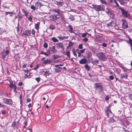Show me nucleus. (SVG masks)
I'll return each instance as SVG.
<instances>
[{"instance_id": "f03ea898", "label": "nucleus", "mask_w": 132, "mask_h": 132, "mask_svg": "<svg viewBox=\"0 0 132 132\" xmlns=\"http://www.w3.org/2000/svg\"><path fill=\"white\" fill-rule=\"evenodd\" d=\"M96 55L100 60L105 61L107 57L106 55H104L102 52L97 53Z\"/></svg>"}, {"instance_id": "dca6fc26", "label": "nucleus", "mask_w": 132, "mask_h": 132, "mask_svg": "<svg viewBox=\"0 0 132 132\" xmlns=\"http://www.w3.org/2000/svg\"><path fill=\"white\" fill-rule=\"evenodd\" d=\"M31 34V31L29 30L25 31L24 32V35L27 36H29Z\"/></svg>"}, {"instance_id": "ea45409f", "label": "nucleus", "mask_w": 132, "mask_h": 132, "mask_svg": "<svg viewBox=\"0 0 132 132\" xmlns=\"http://www.w3.org/2000/svg\"><path fill=\"white\" fill-rule=\"evenodd\" d=\"M57 37L58 38H59L60 40H62L63 37L61 36H59Z\"/></svg>"}, {"instance_id": "f257e3e1", "label": "nucleus", "mask_w": 132, "mask_h": 132, "mask_svg": "<svg viewBox=\"0 0 132 132\" xmlns=\"http://www.w3.org/2000/svg\"><path fill=\"white\" fill-rule=\"evenodd\" d=\"M94 87L96 91L99 93H101L103 90V86L100 83H97L94 84Z\"/></svg>"}, {"instance_id": "58836bf2", "label": "nucleus", "mask_w": 132, "mask_h": 132, "mask_svg": "<svg viewBox=\"0 0 132 132\" xmlns=\"http://www.w3.org/2000/svg\"><path fill=\"white\" fill-rule=\"evenodd\" d=\"M28 19L30 22H31L32 21V16H30L28 18Z\"/></svg>"}, {"instance_id": "aec40b11", "label": "nucleus", "mask_w": 132, "mask_h": 132, "mask_svg": "<svg viewBox=\"0 0 132 132\" xmlns=\"http://www.w3.org/2000/svg\"><path fill=\"white\" fill-rule=\"evenodd\" d=\"M105 113H106V115L108 117V113L110 112L111 113V112L109 108V107H108V108L106 109L105 111Z\"/></svg>"}, {"instance_id": "052dcab7", "label": "nucleus", "mask_w": 132, "mask_h": 132, "mask_svg": "<svg viewBox=\"0 0 132 132\" xmlns=\"http://www.w3.org/2000/svg\"><path fill=\"white\" fill-rule=\"evenodd\" d=\"M5 13H6V15H7V14H9L12 13H13L11 12H5Z\"/></svg>"}, {"instance_id": "4c0bfd02", "label": "nucleus", "mask_w": 132, "mask_h": 132, "mask_svg": "<svg viewBox=\"0 0 132 132\" xmlns=\"http://www.w3.org/2000/svg\"><path fill=\"white\" fill-rule=\"evenodd\" d=\"M61 69H58L57 68L56 69H55V72L56 73H58L61 72Z\"/></svg>"}, {"instance_id": "a878e982", "label": "nucleus", "mask_w": 132, "mask_h": 132, "mask_svg": "<svg viewBox=\"0 0 132 132\" xmlns=\"http://www.w3.org/2000/svg\"><path fill=\"white\" fill-rule=\"evenodd\" d=\"M55 28V26L52 24H51L49 27V28L52 30L54 29Z\"/></svg>"}, {"instance_id": "c9c22d12", "label": "nucleus", "mask_w": 132, "mask_h": 132, "mask_svg": "<svg viewBox=\"0 0 132 132\" xmlns=\"http://www.w3.org/2000/svg\"><path fill=\"white\" fill-rule=\"evenodd\" d=\"M43 46L45 48H46L47 47L48 45L46 43H45L44 44Z\"/></svg>"}, {"instance_id": "09e8293b", "label": "nucleus", "mask_w": 132, "mask_h": 132, "mask_svg": "<svg viewBox=\"0 0 132 132\" xmlns=\"http://www.w3.org/2000/svg\"><path fill=\"white\" fill-rule=\"evenodd\" d=\"M109 78L110 79L112 80L114 78V77L113 76H109Z\"/></svg>"}, {"instance_id": "37998d69", "label": "nucleus", "mask_w": 132, "mask_h": 132, "mask_svg": "<svg viewBox=\"0 0 132 132\" xmlns=\"http://www.w3.org/2000/svg\"><path fill=\"white\" fill-rule=\"evenodd\" d=\"M39 67V65H38L36 66V67H35L34 68V69L35 70H36Z\"/></svg>"}, {"instance_id": "a211bd4d", "label": "nucleus", "mask_w": 132, "mask_h": 132, "mask_svg": "<svg viewBox=\"0 0 132 132\" xmlns=\"http://www.w3.org/2000/svg\"><path fill=\"white\" fill-rule=\"evenodd\" d=\"M35 28L37 30V31L39 30V26L40 24V22H38L36 24H35Z\"/></svg>"}, {"instance_id": "b1692460", "label": "nucleus", "mask_w": 132, "mask_h": 132, "mask_svg": "<svg viewBox=\"0 0 132 132\" xmlns=\"http://www.w3.org/2000/svg\"><path fill=\"white\" fill-rule=\"evenodd\" d=\"M51 39L54 42H56L58 41V40L55 37H53Z\"/></svg>"}, {"instance_id": "13d9d810", "label": "nucleus", "mask_w": 132, "mask_h": 132, "mask_svg": "<svg viewBox=\"0 0 132 132\" xmlns=\"http://www.w3.org/2000/svg\"><path fill=\"white\" fill-rule=\"evenodd\" d=\"M35 31L34 30V29H32V35H35Z\"/></svg>"}, {"instance_id": "5fc2aeb1", "label": "nucleus", "mask_w": 132, "mask_h": 132, "mask_svg": "<svg viewBox=\"0 0 132 132\" xmlns=\"http://www.w3.org/2000/svg\"><path fill=\"white\" fill-rule=\"evenodd\" d=\"M68 38V36L63 37L62 38V40L64 39H67Z\"/></svg>"}, {"instance_id": "3c124183", "label": "nucleus", "mask_w": 132, "mask_h": 132, "mask_svg": "<svg viewBox=\"0 0 132 132\" xmlns=\"http://www.w3.org/2000/svg\"><path fill=\"white\" fill-rule=\"evenodd\" d=\"M69 28L70 30L71 31H72L73 29V28L72 27V26L71 25H69Z\"/></svg>"}, {"instance_id": "49530a36", "label": "nucleus", "mask_w": 132, "mask_h": 132, "mask_svg": "<svg viewBox=\"0 0 132 132\" xmlns=\"http://www.w3.org/2000/svg\"><path fill=\"white\" fill-rule=\"evenodd\" d=\"M78 48L79 49H81L82 48V45L80 44L78 46Z\"/></svg>"}, {"instance_id": "f8f14e48", "label": "nucleus", "mask_w": 132, "mask_h": 132, "mask_svg": "<svg viewBox=\"0 0 132 132\" xmlns=\"http://www.w3.org/2000/svg\"><path fill=\"white\" fill-rule=\"evenodd\" d=\"M63 2H59L57 1H55L54 2V3L56 4L59 6H63Z\"/></svg>"}, {"instance_id": "bb28decb", "label": "nucleus", "mask_w": 132, "mask_h": 132, "mask_svg": "<svg viewBox=\"0 0 132 132\" xmlns=\"http://www.w3.org/2000/svg\"><path fill=\"white\" fill-rule=\"evenodd\" d=\"M73 44V43L71 41L69 43L68 46L67 47V48H69L70 47L72 46Z\"/></svg>"}, {"instance_id": "5701e85b", "label": "nucleus", "mask_w": 132, "mask_h": 132, "mask_svg": "<svg viewBox=\"0 0 132 132\" xmlns=\"http://www.w3.org/2000/svg\"><path fill=\"white\" fill-rule=\"evenodd\" d=\"M22 12L25 14V16L27 17L28 14V12L24 9H22Z\"/></svg>"}, {"instance_id": "4d7b16f0", "label": "nucleus", "mask_w": 132, "mask_h": 132, "mask_svg": "<svg viewBox=\"0 0 132 132\" xmlns=\"http://www.w3.org/2000/svg\"><path fill=\"white\" fill-rule=\"evenodd\" d=\"M109 2H110V3H114V1L113 0H108Z\"/></svg>"}, {"instance_id": "f704fd0d", "label": "nucleus", "mask_w": 132, "mask_h": 132, "mask_svg": "<svg viewBox=\"0 0 132 132\" xmlns=\"http://www.w3.org/2000/svg\"><path fill=\"white\" fill-rule=\"evenodd\" d=\"M100 2L102 4H106V2L105 0H100Z\"/></svg>"}, {"instance_id": "0e129e2a", "label": "nucleus", "mask_w": 132, "mask_h": 132, "mask_svg": "<svg viewBox=\"0 0 132 132\" xmlns=\"http://www.w3.org/2000/svg\"><path fill=\"white\" fill-rule=\"evenodd\" d=\"M129 97L130 99L132 100V94H130L129 95Z\"/></svg>"}, {"instance_id": "9b49d317", "label": "nucleus", "mask_w": 132, "mask_h": 132, "mask_svg": "<svg viewBox=\"0 0 132 132\" xmlns=\"http://www.w3.org/2000/svg\"><path fill=\"white\" fill-rule=\"evenodd\" d=\"M94 7L97 11H98L102 10L101 9L102 7L100 5H95Z\"/></svg>"}, {"instance_id": "e433bc0d", "label": "nucleus", "mask_w": 132, "mask_h": 132, "mask_svg": "<svg viewBox=\"0 0 132 132\" xmlns=\"http://www.w3.org/2000/svg\"><path fill=\"white\" fill-rule=\"evenodd\" d=\"M30 8L34 10H35L36 9L34 5H32L30 6Z\"/></svg>"}, {"instance_id": "4468645a", "label": "nucleus", "mask_w": 132, "mask_h": 132, "mask_svg": "<svg viewBox=\"0 0 132 132\" xmlns=\"http://www.w3.org/2000/svg\"><path fill=\"white\" fill-rule=\"evenodd\" d=\"M128 75L127 74L125 73H122L120 75V78L121 79L123 78L127 79V78Z\"/></svg>"}, {"instance_id": "de8ad7c7", "label": "nucleus", "mask_w": 132, "mask_h": 132, "mask_svg": "<svg viewBox=\"0 0 132 132\" xmlns=\"http://www.w3.org/2000/svg\"><path fill=\"white\" fill-rule=\"evenodd\" d=\"M114 3H115L116 4V6H117L119 7V5L118 4V3H117V2H116V0H114Z\"/></svg>"}, {"instance_id": "a19ab883", "label": "nucleus", "mask_w": 132, "mask_h": 132, "mask_svg": "<svg viewBox=\"0 0 132 132\" xmlns=\"http://www.w3.org/2000/svg\"><path fill=\"white\" fill-rule=\"evenodd\" d=\"M83 41L85 42H86L88 41V39L87 38H85L83 39Z\"/></svg>"}, {"instance_id": "7c9ffc66", "label": "nucleus", "mask_w": 132, "mask_h": 132, "mask_svg": "<svg viewBox=\"0 0 132 132\" xmlns=\"http://www.w3.org/2000/svg\"><path fill=\"white\" fill-rule=\"evenodd\" d=\"M50 19L54 21L56 20L55 19V18H54V15L51 16H50Z\"/></svg>"}, {"instance_id": "cd10ccee", "label": "nucleus", "mask_w": 132, "mask_h": 132, "mask_svg": "<svg viewBox=\"0 0 132 132\" xmlns=\"http://www.w3.org/2000/svg\"><path fill=\"white\" fill-rule=\"evenodd\" d=\"M105 12L108 15L111 14V13L110 12V10L108 8H107L106 9Z\"/></svg>"}, {"instance_id": "6e6552de", "label": "nucleus", "mask_w": 132, "mask_h": 132, "mask_svg": "<svg viewBox=\"0 0 132 132\" xmlns=\"http://www.w3.org/2000/svg\"><path fill=\"white\" fill-rule=\"evenodd\" d=\"M9 86L12 89H13V91L15 93L17 92L16 91V89H17V88L15 85H14L13 84L11 83L9 85Z\"/></svg>"}, {"instance_id": "c756f323", "label": "nucleus", "mask_w": 132, "mask_h": 132, "mask_svg": "<svg viewBox=\"0 0 132 132\" xmlns=\"http://www.w3.org/2000/svg\"><path fill=\"white\" fill-rule=\"evenodd\" d=\"M85 69L88 71H89L90 70V68L87 64H86L85 66Z\"/></svg>"}, {"instance_id": "a18cd8bd", "label": "nucleus", "mask_w": 132, "mask_h": 132, "mask_svg": "<svg viewBox=\"0 0 132 132\" xmlns=\"http://www.w3.org/2000/svg\"><path fill=\"white\" fill-rule=\"evenodd\" d=\"M88 34L87 33H83L82 34V37H85L87 35V34Z\"/></svg>"}, {"instance_id": "6ab92c4d", "label": "nucleus", "mask_w": 132, "mask_h": 132, "mask_svg": "<svg viewBox=\"0 0 132 132\" xmlns=\"http://www.w3.org/2000/svg\"><path fill=\"white\" fill-rule=\"evenodd\" d=\"M42 72L44 73V75L45 76L47 75H49V71H45L44 70H43L42 71Z\"/></svg>"}, {"instance_id": "423d86ee", "label": "nucleus", "mask_w": 132, "mask_h": 132, "mask_svg": "<svg viewBox=\"0 0 132 132\" xmlns=\"http://www.w3.org/2000/svg\"><path fill=\"white\" fill-rule=\"evenodd\" d=\"M24 76L25 78H30V73L29 72V71L28 70H24Z\"/></svg>"}, {"instance_id": "ddd939ff", "label": "nucleus", "mask_w": 132, "mask_h": 132, "mask_svg": "<svg viewBox=\"0 0 132 132\" xmlns=\"http://www.w3.org/2000/svg\"><path fill=\"white\" fill-rule=\"evenodd\" d=\"M57 45V48L58 49L62 48V50H63V47L62 43H59L56 44Z\"/></svg>"}, {"instance_id": "0eeeda50", "label": "nucleus", "mask_w": 132, "mask_h": 132, "mask_svg": "<svg viewBox=\"0 0 132 132\" xmlns=\"http://www.w3.org/2000/svg\"><path fill=\"white\" fill-rule=\"evenodd\" d=\"M122 27L123 28H126L128 27L126 21L125 19L122 20Z\"/></svg>"}, {"instance_id": "f3484780", "label": "nucleus", "mask_w": 132, "mask_h": 132, "mask_svg": "<svg viewBox=\"0 0 132 132\" xmlns=\"http://www.w3.org/2000/svg\"><path fill=\"white\" fill-rule=\"evenodd\" d=\"M50 50L53 53H56L57 52L55 49V46H53L52 47H51Z\"/></svg>"}, {"instance_id": "473e14b6", "label": "nucleus", "mask_w": 132, "mask_h": 132, "mask_svg": "<svg viewBox=\"0 0 132 132\" xmlns=\"http://www.w3.org/2000/svg\"><path fill=\"white\" fill-rule=\"evenodd\" d=\"M40 54H44L46 56H48L46 52H43V51H42L41 52Z\"/></svg>"}, {"instance_id": "412c9836", "label": "nucleus", "mask_w": 132, "mask_h": 132, "mask_svg": "<svg viewBox=\"0 0 132 132\" xmlns=\"http://www.w3.org/2000/svg\"><path fill=\"white\" fill-rule=\"evenodd\" d=\"M53 11L54 12L57 13V14L59 15L60 10L58 9H55L53 10Z\"/></svg>"}, {"instance_id": "680f3d73", "label": "nucleus", "mask_w": 132, "mask_h": 132, "mask_svg": "<svg viewBox=\"0 0 132 132\" xmlns=\"http://www.w3.org/2000/svg\"><path fill=\"white\" fill-rule=\"evenodd\" d=\"M127 1L126 0H121V2L124 3H126Z\"/></svg>"}, {"instance_id": "79ce46f5", "label": "nucleus", "mask_w": 132, "mask_h": 132, "mask_svg": "<svg viewBox=\"0 0 132 132\" xmlns=\"http://www.w3.org/2000/svg\"><path fill=\"white\" fill-rule=\"evenodd\" d=\"M46 53L48 54V55H49L50 54V50L48 49H46Z\"/></svg>"}, {"instance_id": "2f4dec72", "label": "nucleus", "mask_w": 132, "mask_h": 132, "mask_svg": "<svg viewBox=\"0 0 132 132\" xmlns=\"http://www.w3.org/2000/svg\"><path fill=\"white\" fill-rule=\"evenodd\" d=\"M27 64L26 63H25L24 62L23 63L22 67L23 68H26L27 66Z\"/></svg>"}, {"instance_id": "e2e57ef3", "label": "nucleus", "mask_w": 132, "mask_h": 132, "mask_svg": "<svg viewBox=\"0 0 132 132\" xmlns=\"http://www.w3.org/2000/svg\"><path fill=\"white\" fill-rule=\"evenodd\" d=\"M23 84L22 82H19L18 83V85L19 86H21Z\"/></svg>"}, {"instance_id": "bf43d9fd", "label": "nucleus", "mask_w": 132, "mask_h": 132, "mask_svg": "<svg viewBox=\"0 0 132 132\" xmlns=\"http://www.w3.org/2000/svg\"><path fill=\"white\" fill-rule=\"evenodd\" d=\"M27 102H30L31 101V99L29 98H28L27 99Z\"/></svg>"}, {"instance_id": "774afa93", "label": "nucleus", "mask_w": 132, "mask_h": 132, "mask_svg": "<svg viewBox=\"0 0 132 132\" xmlns=\"http://www.w3.org/2000/svg\"><path fill=\"white\" fill-rule=\"evenodd\" d=\"M63 65H62V64H60V65H55V66L56 67H57L58 66H63Z\"/></svg>"}, {"instance_id": "39448f33", "label": "nucleus", "mask_w": 132, "mask_h": 132, "mask_svg": "<svg viewBox=\"0 0 132 132\" xmlns=\"http://www.w3.org/2000/svg\"><path fill=\"white\" fill-rule=\"evenodd\" d=\"M116 25V22L115 21H112L107 24V26L109 28L111 27H114Z\"/></svg>"}, {"instance_id": "69168bd1", "label": "nucleus", "mask_w": 132, "mask_h": 132, "mask_svg": "<svg viewBox=\"0 0 132 132\" xmlns=\"http://www.w3.org/2000/svg\"><path fill=\"white\" fill-rule=\"evenodd\" d=\"M45 59V58L44 57H43L41 59V60L43 62L45 61L44 60Z\"/></svg>"}, {"instance_id": "c85d7f7f", "label": "nucleus", "mask_w": 132, "mask_h": 132, "mask_svg": "<svg viewBox=\"0 0 132 132\" xmlns=\"http://www.w3.org/2000/svg\"><path fill=\"white\" fill-rule=\"evenodd\" d=\"M76 52L78 54V56L79 57H81V54L79 52V50L78 49H77L76 50Z\"/></svg>"}, {"instance_id": "4be33fe9", "label": "nucleus", "mask_w": 132, "mask_h": 132, "mask_svg": "<svg viewBox=\"0 0 132 132\" xmlns=\"http://www.w3.org/2000/svg\"><path fill=\"white\" fill-rule=\"evenodd\" d=\"M35 6L38 7H41V4L40 2H37L36 3Z\"/></svg>"}, {"instance_id": "7ed1b4c3", "label": "nucleus", "mask_w": 132, "mask_h": 132, "mask_svg": "<svg viewBox=\"0 0 132 132\" xmlns=\"http://www.w3.org/2000/svg\"><path fill=\"white\" fill-rule=\"evenodd\" d=\"M9 51L7 50L2 51L1 53L2 55V58L3 59H4L6 57L7 55L9 54Z\"/></svg>"}, {"instance_id": "338daca9", "label": "nucleus", "mask_w": 132, "mask_h": 132, "mask_svg": "<svg viewBox=\"0 0 132 132\" xmlns=\"http://www.w3.org/2000/svg\"><path fill=\"white\" fill-rule=\"evenodd\" d=\"M6 113V112L5 111H3L2 112V113L3 114H4Z\"/></svg>"}, {"instance_id": "2eb2a0df", "label": "nucleus", "mask_w": 132, "mask_h": 132, "mask_svg": "<svg viewBox=\"0 0 132 132\" xmlns=\"http://www.w3.org/2000/svg\"><path fill=\"white\" fill-rule=\"evenodd\" d=\"M51 63L50 60L48 59H47L45 61L43 62V63L45 64H50Z\"/></svg>"}, {"instance_id": "20e7f679", "label": "nucleus", "mask_w": 132, "mask_h": 132, "mask_svg": "<svg viewBox=\"0 0 132 132\" xmlns=\"http://www.w3.org/2000/svg\"><path fill=\"white\" fill-rule=\"evenodd\" d=\"M4 102L6 104L11 105L12 104V101L10 99L4 98L3 99Z\"/></svg>"}, {"instance_id": "603ef678", "label": "nucleus", "mask_w": 132, "mask_h": 132, "mask_svg": "<svg viewBox=\"0 0 132 132\" xmlns=\"http://www.w3.org/2000/svg\"><path fill=\"white\" fill-rule=\"evenodd\" d=\"M66 55L68 57L70 56V53L69 51H67L66 53Z\"/></svg>"}, {"instance_id": "8fccbe9b", "label": "nucleus", "mask_w": 132, "mask_h": 132, "mask_svg": "<svg viewBox=\"0 0 132 132\" xmlns=\"http://www.w3.org/2000/svg\"><path fill=\"white\" fill-rule=\"evenodd\" d=\"M105 99L106 100H109V96L108 95H106L105 97Z\"/></svg>"}, {"instance_id": "864d4df0", "label": "nucleus", "mask_w": 132, "mask_h": 132, "mask_svg": "<svg viewBox=\"0 0 132 132\" xmlns=\"http://www.w3.org/2000/svg\"><path fill=\"white\" fill-rule=\"evenodd\" d=\"M85 50H86L84 48L82 50H80V52L81 53H83L85 52Z\"/></svg>"}, {"instance_id": "6e6d98bb", "label": "nucleus", "mask_w": 132, "mask_h": 132, "mask_svg": "<svg viewBox=\"0 0 132 132\" xmlns=\"http://www.w3.org/2000/svg\"><path fill=\"white\" fill-rule=\"evenodd\" d=\"M102 45L104 47H106L107 46V44L105 43H103Z\"/></svg>"}, {"instance_id": "393cba45", "label": "nucleus", "mask_w": 132, "mask_h": 132, "mask_svg": "<svg viewBox=\"0 0 132 132\" xmlns=\"http://www.w3.org/2000/svg\"><path fill=\"white\" fill-rule=\"evenodd\" d=\"M55 19L56 20L57 19H58L60 18V16L58 14H55L54 15Z\"/></svg>"}, {"instance_id": "1a4fd4ad", "label": "nucleus", "mask_w": 132, "mask_h": 132, "mask_svg": "<svg viewBox=\"0 0 132 132\" xmlns=\"http://www.w3.org/2000/svg\"><path fill=\"white\" fill-rule=\"evenodd\" d=\"M87 60L85 58L81 59L79 61V63L81 64H85L87 62Z\"/></svg>"}, {"instance_id": "9d476101", "label": "nucleus", "mask_w": 132, "mask_h": 132, "mask_svg": "<svg viewBox=\"0 0 132 132\" xmlns=\"http://www.w3.org/2000/svg\"><path fill=\"white\" fill-rule=\"evenodd\" d=\"M122 13L123 16L127 18L129 16V14H128L127 12L124 10H122Z\"/></svg>"}, {"instance_id": "c03bdc74", "label": "nucleus", "mask_w": 132, "mask_h": 132, "mask_svg": "<svg viewBox=\"0 0 132 132\" xmlns=\"http://www.w3.org/2000/svg\"><path fill=\"white\" fill-rule=\"evenodd\" d=\"M40 77L36 78H35L36 80L38 82H39L40 80Z\"/></svg>"}, {"instance_id": "72a5a7b5", "label": "nucleus", "mask_w": 132, "mask_h": 132, "mask_svg": "<svg viewBox=\"0 0 132 132\" xmlns=\"http://www.w3.org/2000/svg\"><path fill=\"white\" fill-rule=\"evenodd\" d=\"M72 52L73 54L75 56H77V54H76L77 52H76V51H75V50H72Z\"/></svg>"}]
</instances>
